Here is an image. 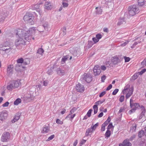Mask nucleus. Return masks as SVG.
Returning a JSON list of instances; mask_svg holds the SVG:
<instances>
[{
  "instance_id": "f257e3e1",
  "label": "nucleus",
  "mask_w": 146,
  "mask_h": 146,
  "mask_svg": "<svg viewBox=\"0 0 146 146\" xmlns=\"http://www.w3.org/2000/svg\"><path fill=\"white\" fill-rule=\"evenodd\" d=\"M35 28L34 27L30 28L27 31L21 29L17 30L16 35L19 38L15 41L16 47L18 49H20L21 47L25 44L27 41L29 42L31 39L34 40V38L32 35L35 34Z\"/></svg>"
},
{
  "instance_id": "f03ea898",
  "label": "nucleus",
  "mask_w": 146,
  "mask_h": 146,
  "mask_svg": "<svg viewBox=\"0 0 146 146\" xmlns=\"http://www.w3.org/2000/svg\"><path fill=\"white\" fill-rule=\"evenodd\" d=\"M128 10L129 14L131 16L134 15L139 12V9L135 5L130 6Z\"/></svg>"
},
{
  "instance_id": "7ed1b4c3",
  "label": "nucleus",
  "mask_w": 146,
  "mask_h": 146,
  "mask_svg": "<svg viewBox=\"0 0 146 146\" xmlns=\"http://www.w3.org/2000/svg\"><path fill=\"white\" fill-rule=\"evenodd\" d=\"M19 82L18 81H12L7 85V88L9 90L11 91L13 89L17 88L19 85Z\"/></svg>"
},
{
  "instance_id": "20e7f679",
  "label": "nucleus",
  "mask_w": 146,
  "mask_h": 146,
  "mask_svg": "<svg viewBox=\"0 0 146 146\" xmlns=\"http://www.w3.org/2000/svg\"><path fill=\"white\" fill-rule=\"evenodd\" d=\"M34 19V17L32 16V15L29 13H27L23 17V19L25 22L31 25H33V24Z\"/></svg>"
},
{
  "instance_id": "39448f33",
  "label": "nucleus",
  "mask_w": 146,
  "mask_h": 146,
  "mask_svg": "<svg viewBox=\"0 0 146 146\" xmlns=\"http://www.w3.org/2000/svg\"><path fill=\"white\" fill-rule=\"evenodd\" d=\"M68 71L66 68L61 66L57 68L56 72L59 76H62L64 75Z\"/></svg>"
},
{
  "instance_id": "423d86ee",
  "label": "nucleus",
  "mask_w": 146,
  "mask_h": 146,
  "mask_svg": "<svg viewBox=\"0 0 146 146\" xmlns=\"http://www.w3.org/2000/svg\"><path fill=\"white\" fill-rule=\"evenodd\" d=\"M10 138V134L9 132H5L2 134L1 139L3 142L8 141Z\"/></svg>"
},
{
  "instance_id": "0eeeda50",
  "label": "nucleus",
  "mask_w": 146,
  "mask_h": 146,
  "mask_svg": "<svg viewBox=\"0 0 146 146\" xmlns=\"http://www.w3.org/2000/svg\"><path fill=\"white\" fill-rule=\"evenodd\" d=\"M105 100V99H104L102 100H99L98 101L96 102L95 103V105L93 106V108L94 110V114H96L98 110V106L99 104H100L103 103Z\"/></svg>"
},
{
  "instance_id": "6e6552de",
  "label": "nucleus",
  "mask_w": 146,
  "mask_h": 146,
  "mask_svg": "<svg viewBox=\"0 0 146 146\" xmlns=\"http://www.w3.org/2000/svg\"><path fill=\"white\" fill-rule=\"evenodd\" d=\"M4 45L5 47L1 49V50L5 51V53H6L9 52L11 49L9 46V42L7 41L5 42Z\"/></svg>"
},
{
  "instance_id": "1a4fd4ad",
  "label": "nucleus",
  "mask_w": 146,
  "mask_h": 146,
  "mask_svg": "<svg viewBox=\"0 0 146 146\" xmlns=\"http://www.w3.org/2000/svg\"><path fill=\"white\" fill-rule=\"evenodd\" d=\"M8 115L7 111L6 110H3L0 112V120L3 121L7 118Z\"/></svg>"
},
{
  "instance_id": "9d476101",
  "label": "nucleus",
  "mask_w": 146,
  "mask_h": 146,
  "mask_svg": "<svg viewBox=\"0 0 146 146\" xmlns=\"http://www.w3.org/2000/svg\"><path fill=\"white\" fill-rule=\"evenodd\" d=\"M93 71L94 74L95 76L98 75L101 72L100 68L98 65L96 66H94Z\"/></svg>"
},
{
  "instance_id": "9b49d317",
  "label": "nucleus",
  "mask_w": 146,
  "mask_h": 146,
  "mask_svg": "<svg viewBox=\"0 0 146 146\" xmlns=\"http://www.w3.org/2000/svg\"><path fill=\"white\" fill-rule=\"evenodd\" d=\"M39 4H37L33 5L31 7V9L33 10H36L38 13L39 14L41 15L42 11L39 8L40 7Z\"/></svg>"
},
{
  "instance_id": "f8f14e48",
  "label": "nucleus",
  "mask_w": 146,
  "mask_h": 146,
  "mask_svg": "<svg viewBox=\"0 0 146 146\" xmlns=\"http://www.w3.org/2000/svg\"><path fill=\"white\" fill-rule=\"evenodd\" d=\"M83 79L88 83L90 82L92 80L91 76L90 74H84V75Z\"/></svg>"
},
{
  "instance_id": "ddd939ff",
  "label": "nucleus",
  "mask_w": 146,
  "mask_h": 146,
  "mask_svg": "<svg viewBox=\"0 0 146 146\" xmlns=\"http://www.w3.org/2000/svg\"><path fill=\"white\" fill-rule=\"evenodd\" d=\"M76 89L77 91L82 92L84 90V88L83 85L79 83L76 85Z\"/></svg>"
},
{
  "instance_id": "4468645a",
  "label": "nucleus",
  "mask_w": 146,
  "mask_h": 146,
  "mask_svg": "<svg viewBox=\"0 0 146 146\" xmlns=\"http://www.w3.org/2000/svg\"><path fill=\"white\" fill-rule=\"evenodd\" d=\"M72 56H70L69 55H68L64 56L61 59V64H64L66 61L69 58V59L70 60L72 59Z\"/></svg>"
},
{
  "instance_id": "2eb2a0df",
  "label": "nucleus",
  "mask_w": 146,
  "mask_h": 146,
  "mask_svg": "<svg viewBox=\"0 0 146 146\" xmlns=\"http://www.w3.org/2000/svg\"><path fill=\"white\" fill-rule=\"evenodd\" d=\"M133 87L131 86L130 89H129L128 92L125 98L126 99H128L130 97L133 93Z\"/></svg>"
},
{
  "instance_id": "dca6fc26",
  "label": "nucleus",
  "mask_w": 146,
  "mask_h": 146,
  "mask_svg": "<svg viewBox=\"0 0 146 146\" xmlns=\"http://www.w3.org/2000/svg\"><path fill=\"white\" fill-rule=\"evenodd\" d=\"M13 66L12 65L8 66L7 69V73L9 76L13 74Z\"/></svg>"
},
{
  "instance_id": "f3484780",
  "label": "nucleus",
  "mask_w": 146,
  "mask_h": 146,
  "mask_svg": "<svg viewBox=\"0 0 146 146\" xmlns=\"http://www.w3.org/2000/svg\"><path fill=\"white\" fill-rule=\"evenodd\" d=\"M131 144L130 143L128 140L126 139L124 140L123 143L119 144V146H131Z\"/></svg>"
},
{
  "instance_id": "a211bd4d",
  "label": "nucleus",
  "mask_w": 146,
  "mask_h": 146,
  "mask_svg": "<svg viewBox=\"0 0 146 146\" xmlns=\"http://www.w3.org/2000/svg\"><path fill=\"white\" fill-rule=\"evenodd\" d=\"M111 61L114 64H115L119 62L120 61L118 58L115 56L111 58Z\"/></svg>"
},
{
  "instance_id": "6ab92c4d",
  "label": "nucleus",
  "mask_w": 146,
  "mask_h": 146,
  "mask_svg": "<svg viewBox=\"0 0 146 146\" xmlns=\"http://www.w3.org/2000/svg\"><path fill=\"white\" fill-rule=\"evenodd\" d=\"M141 109L142 112L139 117V119H142L144 116V114L145 113V110L143 106H141Z\"/></svg>"
},
{
  "instance_id": "aec40b11",
  "label": "nucleus",
  "mask_w": 146,
  "mask_h": 146,
  "mask_svg": "<svg viewBox=\"0 0 146 146\" xmlns=\"http://www.w3.org/2000/svg\"><path fill=\"white\" fill-rule=\"evenodd\" d=\"M44 52V50L41 48H40L37 50L36 52V55L38 57H40L42 56Z\"/></svg>"
},
{
  "instance_id": "412c9836",
  "label": "nucleus",
  "mask_w": 146,
  "mask_h": 146,
  "mask_svg": "<svg viewBox=\"0 0 146 146\" xmlns=\"http://www.w3.org/2000/svg\"><path fill=\"white\" fill-rule=\"evenodd\" d=\"M93 130L92 129L88 128L86 129V132L85 134L86 136H88L92 135V133L93 132Z\"/></svg>"
},
{
  "instance_id": "4be33fe9",
  "label": "nucleus",
  "mask_w": 146,
  "mask_h": 146,
  "mask_svg": "<svg viewBox=\"0 0 146 146\" xmlns=\"http://www.w3.org/2000/svg\"><path fill=\"white\" fill-rule=\"evenodd\" d=\"M44 8L47 10L51 9L52 8V6L50 2H46L44 5Z\"/></svg>"
},
{
  "instance_id": "5701e85b",
  "label": "nucleus",
  "mask_w": 146,
  "mask_h": 146,
  "mask_svg": "<svg viewBox=\"0 0 146 146\" xmlns=\"http://www.w3.org/2000/svg\"><path fill=\"white\" fill-rule=\"evenodd\" d=\"M50 130L49 127L47 126L44 125L43 127L42 132L43 133H48Z\"/></svg>"
},
{
  "instance_id": "b1692460",
  "label": "nucleus",
  "mask_w": 146,
  "mask_h": 146,
  "mask_svg": "<svg viewBox=\"0 0 146 146\" xmlns=\"http://www.w3.org/2000/svg\"><path fill=\"white\" fill-rule=\"evenodd\" d=\"M42 26L44 27L45 30L47 31H48L50 28L48 23L47 22H45L43 23L42 25Z\"/></svg>"
},
{
  "instance_id": "393cba45",
  "label": "nucleus",
  "mask_w": 146,
  "mask_h": 146,
  "mask_svg": "<svg viewBox=\"0 0 146 146\" xmlns=\"http://www.w3.org/2000/svg\"><path fill=\"white\" fill-rule=\"evenodd\" d=\"M146 131L144 132L143 130H141L138 133V136L139 138L141 137L144 135V134L146 136Z\"/></svg>"
},
{
  "instance_id": "a878e982",
  "label": "nucleus",
  "mask_w": 146,
  "mask_h": 146,
  "mask_svg": "<svg viewBox=\"0 0 146 146\" xmlns=\"http://www.w3.org/2000/svg\"><path fill=\"white\" fill-rule=\"evenodd\" d=\"M96 14H101L102 12V10L101 7H96Z\"/></svg>"
},
{
  "instance_id": "bb28decb",
  "label": "nucleus",
  "mask_w": 146,
  "mask_h": 146,
  "mask_svg": "<svg viewBox=\"0 0 146 146\" xmlns=\"http://www.w3.org/2000/svg\"><path fill=\"white\" fill-rule=\"evenodd\" d=\"M136 127V125L135 124H133L131 127L130 131L132 132L135 131Z\"/></svg>"
},
{
  "instance_id": "cd10ccee",
  "label": "nucleus",
  "mask_w": 146,
  "mask_h": 146,
  "mask_svg": "<svg viewBox=\"0 0 146 146\" xmlns=\"http://www.w3.org/2000/svg\"><path fill=\"white\" fill-rule=\"evenodd\" d=\"M76 110V109L75 108H74L72 109L70 111L69 114L66 117V119H68V118H69L70 116L74 113Z\"/></svg>"
},
{
  "instance_id": "c85d7f7f",
  "label": "nucleus",
  "mask_w": 146,
  "mask_h": 146,
  "mask_svg": "<svg viewBox=\"0 0 146 146\" xmlns=\"http://www.w3.org/2000/svg\"><path fill=\"white\" fill-rule=\"evenodd\" d=\"M125 22L124 19H120L117 23L118 25H120L121 24H125Z\"/></svg>"
},
{
  "instance_id": "c756f323",
  "label": "nucleus",
  "mask_w": 146,
  "mask_h": 146,
  "mask_svg": "<svg viewBox=\"0 0 146 146\" xmlns=\"http://www.w3.org/2000/svg\"><path fill=\"white\" fill-rule=\"evenodd\" d=\"M132 105L131 106V108H136V109L137 108H138L140 107V105L139 104L137 103H133Z\"/></svg>"
},
{
  "instance_id": "7c9ffc66",
  "label": "nucleus",
  "mask_w": 146,
  "mask_h": 146,
  "mask_svg": "<svg viewBox=\"0 0 146 146\" xmlns=\"http://www.w3.org/2000/svg\"><path fill=\"white\" fill-rule=\"evenodd\" d=\"M21 99L18 98L14 102V104L15 105H18L19 104L21 103Z\"/></svg>"
},
{
  "instance_id": "2f4dec72",
  "label": "nucleus",
  "mask_w": 146,
  "mask_h": 146,
  "mask_svg": "<svg viewBox=\"0 0 146 146\" xmlns=\"http://www.w3.org/2000/svg\"><path fill=\"white\" fill-rule=\"evenodd\" d=\"M111 135V131L109 130H107L105 136L106 137L108 138L110 137Z\"/></svg>"
},
{
  "instance_id": "473e14b6",
  "label": "nucleus",
  "mask_w": 146,
  "mask_h": 146,
  "mask_svg": "<svg viewBox=\"0 0 146 146\" xmlns=\"http://www.w3.org/2000/svg\"><path fill=\"white\" fill-rule=\"evenodd\" d=\"M138 3L139 5H143L145 3V0H138Z\"/></svg>"
},
{
  "instance_id": "72a5a7b5",
  "label": "nucleus",
  "mask_w": 146,
  "mask_h": 146,
  "mask_svg": "<svg viewBox=\"0 0 146 146\" xmlns=\"http://www.w3.org/2000/svg\"><path fill=\"white\" fill-rule=\"evenodd\" d=\"M19 119V117L18 115H16L15 116V117L13 119L12 121V122L13 123H15Z\"/></svg>"
},
{
  "instance_id": "f704fd0d",
  "label": "nucleus",
  "mask_w": 146,
  "mask_h": 146,
  "mask_svg": "<svg viewBox=\"0 0 146 146\" xmlns=\"http://www.w3.org/2000/svg\"><path fill=\"white\" fill-rule=\"evenodd\" d=\"M94 43H93L92 41L91 40H89L88 41V47L89 48H90L94 44Z\"/></svg>"
},
{
  "instance_id": "c9c22d12",
  "label": "nucleus",
  "mask_w": 146,
  "mask_h": 146,
  "mask_svg": "<svg viewBox=\"0 0 146 146\" xmlns=\"http://www.w3.org/2000/svg\"><path fill=\"white\" fill-rule=\"evenodd\" d=\"M23 63L25 65L28 64L29 63V59L28 58L25 59L23 60Z\"/></svg>"
},
{
  "instance_id": "e433bc0d",
  "label": "nucleus",
  "mask_w": 146,
  "mask_h": 146,
  "mask_svg": "<svg viewBox=\"0 0 146 146\" xmlns=\"http://www.w3.org/2000/svg\"><path fill=\"white\" fill-rule=\"evenodd\" d=\"M98 123H97L96 124H95L94 125H93L92 127H91V128L94 131L95 130L96 128L98 126Z\"/></svg>"
},
{
  "instance_id": "4c0bfd02",
  "label": "nucleus",
  "mask_w": 146,
  "mask_h": 146,
  "mask_svg": "<svg viewBox=\"0 0 146 146\" xmlns=\"http://www.w3.org/2000/svg\"><path fill=\"white\" fill-rule=\"evenodd\" d=\"M92 111L93 110L92 109H90L88 110L87 113V115L88 116V117H89L91 116V114Z\"/></svg>"
},
{
  "instance_id": "58836bf2",
  "label": "nucleus",
  "mask_w": 146,
  "mask_h": 146,
  "mask_svg": "<svg viewBox=\"0 0 146 146\" xmlns=\"http://www.w3.org/2000/svg\"><path fill=\"white\" fill-rule=\"evenodd\" d=\"M52 69H53V68L52 69L51 68H49L47 71L48 74L49 75H50L52 74L53 72Z\"/></svg>"
},
{
  "instance_id": "ea45409f",
  "label": "nucleus",
  "mask_w": 146,
  "mask_h": 146,
  "mask_svg": "<svg viewBox=\"0 0 146 146\" xmlns=\"http://www.w3.org/2000/svg\"><path fill=\"white\" fill-rule=\"evenodd\" d=\"M107 66L109 68H110L111 66V62L110 61H108L106 62Z\"/></svg>"
},
{
  "instance_id": "a19ab883",
  "label": "nucleus",
  "mask_w": 146,
  "mask_h": 146,
  "mask_svg": "<svg viewBox=\"0 0 146 146\" xmlns=\"http://www.w3.org/2000/svg\"><path fill=\"white\" fill-rule=\"evenodd\" d=\"M62 4V7H67L68 5V3L64 2V1H63Z\"/></svg>"
},
{
  "instance_id": "79ce46f5",
  "label": "nucleus",
  "mask_w": 146,
  "mask_h": 146,
  "mask_svg": "<svg viewBox=\"0 0 146 146\" xmlns=\"http://www.w3.org/2000/svg\"><path fill=\"white\" fill-rule=\"evenodd\" d=\"M56 122L57 124L60 125L62 124L63 123V122L59 119H57L56 120Z\"/></svg>"
},
{
  "instance_id": "37998d69",
  "label": "nucleus",
  "mask_w": 146,
  "mask_h": 146,
  "mask_svg": "<svg viewBox=\"0 0 146 146\" xmlns=\"http://www.w3.org/2000/svg\"><path fill=\"white\" fill-rule=\"evenodd\" d=\"M23 58H21L18 59L17 60V62L18 63H22L23 62Z\"/></svg>"
},
{
  "instance_id": "c03bdc74",
  "label": "nucleus",
  "mask_w": 146,
  "mask_h": 146,
  "mask_svg": "<svg viewBox=\"0 0 146 146\" xmlns=\"http://www.w3.org/2000/svg\"><path fill=\"white\" fill-rule=\"evenodd\" d=\"M93 41L94 42V44L96 43L97 42H98L99 41V40L96 37H94L92 38Z\"/></svg>"
},
{
  "instance_id": "a18cd8bd",
  "label": "nucleus",
  "mask_w": 146,
  "mask_h": 146,
  "mask_svg": "<svg viewBox=\"0 0 146 146\" xmlns=\"http://www.w3.org/2000/svg\"><path fill=\"white\" fill-rule=\"evenodd\" d=\"M124 96L123 95H121L119 99V101L120 102H122L124 100Z\"/></svg>"
},
{
  "instance_id": "49530a36",
  "label": "nucleus",
  "mask_w": 146,
  "mask_h": 146,
  "mask_svg": "<svg viewBox=\"0 0 146 146\" xmlns=\"http://www.w3.org/2000/svg\"><path fill=\"white\" fill-rule=\"evenodd\" d=\"M102 37V35L100 34H98L96 36V37L99 40Z\"/></svg>"
},
{
  "instance_id": "de8ad7c7",
  "label": "nucleus",
  "mask_w": 146,
  "mask_h": 146,
  "mask_svg": "<svg viewBox=\"0 0 146 146\" xmlns=\"http://www.w3.org/2000/svg\"><path fill=\"white\" fill-rule=\"evenodd\" d=\"M138 77V75L137 74H135L132 76V78L133 80L136 79Z\"/></svg>"
},
{
  "instance_id": "09e8293b",
  "label": "nucleus",
  "mask_w": 146,
  "mask_h": 146,
  "mask_svg": "<svg viewBox=\"0 0 146 146\" xmlns=\"http://www.w3.org/2000/svg\"><path fill=\"white\" fill-rule=\"evenodd\" d=\"M119 91V89H115L112 92V95H115Z\"/></svg>"
},
{
  "instance_id": "8fccbe9b",
  "label": "nucleus",
  "mask_w": 146,
  "mask_h": 146,
  "mask_svg": "<svg viewBox=\"0 0 146 146\" xmlns=\"http://www.w3.org/2000/svg\"><path fill=\"white\" fill-rule=\"evenodd\" d=\"M124 58L125 62H129L130 59V58L129 57L126 56H124Z\"/></svg>"
},
{
  "instance_id": "3c124183",
  "label": "nucleus",
  "mask_w": 146,
  "mask_h": 146,
  "mask_svg": "<svg viewBox=\"0 0 146 146\" xmlns=\"http://www.w3.org/2000/svg\"><path fill=\"white\" fill-rule=\"evenodd\" d=\"M72 53L73 55L74 56H76L77 55V51L76 50H74L72 52Z\"/></svg>"
},
{
  "instance_id": "603ef678",
  "label": "nucleus",
  "mask_w": 146,
  "mask_h": 146,
  "mask_svg": "<svg viewBox=\"0 0 146 146\" xmlns=\"http://www.w3.org/2000/svg\"><path fill=\"white\" fill-rule=\"evenodd\" d=\"M76 114H74L72 115H70V117L68 119H69V120L71 121H72L73 119L75 117V116Z\"/></svg>"
},
{
  "instance_id": "864d4df0",
  "label": "nucleus",
  "mask_w": 146,
  "mask_h": 146,
  "mask_svg": "<svg viewBox=\"0 0 146 146\" xmlns=\"http://www.w3.org/2000/svg\"><path fill=\"white\" fill-rule=\"evenodd\" d=\"M9 104V103L8 102H6L5 103L3 104L2 106L3 107H7Z\"/></svg>"
},
{
  "instance_id": "5fc2aeb1",
  "label": "nucleus",
  "mask_w": 146,
  "mask_h": 146,
  "mask_svg": "<svg viewBox=\"0 0 146 146\" xmlns=\"http://www.w3.org/2000/svg\"><path fill=\"white\" fill-rule=\"evenodd\" d=\"M54 137V135H52L49 137L47 139L48 141H50Z\"/></svg>"
},
{
  "instance_id": "6e6d98bb",
  "label": "nucleus",
  "mask_w": 146,
  "mask_h": 146,
  "mask_svg": "<svg viewBox=\"0 0 146 146\" xmlns=\"http://www.w3.org/2000/svg\"><path fill=\"white\" fill-rule=\"evenodd\" d=\"M146 71V69H143L141 71L139 72V74L140 75H142L143 73H145Z\"/></svg>"
},
{
  "instance_id": "4d7b16f0",
  "label": "nucleus",
  "mask_w": 146,
  "mask_h": 146,
  "mask_svg": "<svg viewBox=\"0 0 146 146\" xmlns=\"http://www.w3.org/2000/svg\"><path fill=\"white\" fill-rule=\"evenodd\" d=\"M136 110V108H133V109L129 111V113L130 114H131L133 112H134Z\"/></svg>"
},
{
  "instance_id": "13d9d810",
  "label": "nucleus",
  "mask_w": 146,
  "mask_h": 146,
  "mask_svg": "<svg viewBox=\"0 0 146 146\" xmlns=\"http://www.w3.org/2000/svg\"><path fill=\"white\" fill-rule=\"evenodd\" d=\"M106 76L105 75H104L102 76L101 77L102 82H104V80L106 79Z\"/></svg>"
},
{
  "instance_id": "bf43d9fd",
  "label": "nucleus",
  "mask_w": 146,
  "mask_h": 146,
  "mask_svg": "<svg viewBox=\"0 0 146 146\" xmlns=\"http://www.w3.org/2000/svg\"><path fill=\"white\" fill-rule=\"evenodd\" d=\"M113 127V125L112 123H110L107 127V130H109L110 129Z\"/></svg>"
},
{
  "instance_id": "052dcab7",
  "label": "nucleus",
  "mask_w": 146,
  "mask_h": 146,
  "mask_svg": "<svg viewBox=\"0 0 146 146\" xmlns=\"http://www.w3.org/2000/svg\"><path fill=\"white\" fill-rule=\"evenodd\" d=\"M106 94V92L105 91H103L101 92L99 95V97H102L103 96Z\"/></svg>"
},
{
  "instance_id": "680f3d73",
  "label": "nucleus",
  "mask_w": 146,
  "mask_h": 146,
  "mask_svg": "<svg viewBox=\"0 0 146 146\" xmlns=\"http://www.w3.org/2000/svg\"><path fill=\"white\" fill-rule=\"evenodd\" d=\"M5 19V17L4 16H2V15H0V21H3Z\"/></svg>"
},
{
  "instance_id": "e2e57ef3",
  "label": "nucleus",
  "mask_w": 146,
  "mask_h": 146,
  "mask_svg": "<svg viewBox=\"0 0 146 146\" xmlns=\"http://www.w3.org/2000/svg\"><path fill=\"white\" fill-rule=\"evenodd\" d=\"M128 88V87H125L122 91V93L123 94H125L126 92V91L127 90Z\"/></svg>"
},
{
  "instance_id": "0e129e2a",
  "label": "nucleus",
  "mask_w": 146,
  "mask_h": 146,
  "mask_svg": "<svg viewBox=\"0 0 146 146\" xmlns=\"http://www.w3.org/2000/svg\"><path fill=\"white\" fill-rule=\"evenodd\" d=\"M112 87V86L111 84H110L107 88L106 89V90L107 91H108L111 89Z\"/></svg>"
},
{
  "instance_id": "69168bd1",
  "label": "nucleus",
  "mask_w": 146,
  "mask_h": 146,
  "mask_svg": "<svg viewBox=\"0 0 146 146\" xmlns=\"http://www.w3.org/2000/svg\"><path fill=\"white\" fill-rule=\"evenodd\" d=\"M125 110V109H124V107H121L119 110V112H118V113H121L123 111H124Z\"/></svg>"
},
{
  "instance_id": "338daca9",
  "label": "nucleus",
  "mask_w": 146,
  "mask_h": 146,
  "mask_svg": "<svg viewBox=\"0 0 146 146\" xmlns=\"http://www.w3.org/2000/svg\"><path fill=\"white\" fill-rule=\"evenodd\" d=\"M86 141V140L82 139V140L80 142V145L81 146L84 144Z\"/></svg>"
},
{
  "instance_id": "774afa93",
  "label": "nucleus",
  "mask_w": 146,
  "mask_h": 146,
  "mask_svg": "<svg viewBox=\"0 0 146 146\" xmlns=\"http://www.w3.org/2000/svg\"><path fill=\"white\" fill-rule=\"evenodd\" d=\"M106 126L104 125H102V126L101 129L102 131H103L105 130V127Z\"/></svg>"
}]
</instances>
